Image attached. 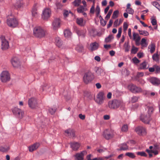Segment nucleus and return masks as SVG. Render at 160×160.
Wrapping results in <instances>:
<instances>
[{
  "label": "nucleus",
  "mask_w": 160,
  "mask_h": 160,
  "mask_svg": "<svg viewBox=\"0 0 160 160\" xmlns=\"http://www.w3.org/2000/svg\"><path fill=\"white\" fill-rule=\"evenodd\" d=\"M150 82L154 85H158L160 84V79L155 77L151 78Z\"/></svg>",
  "instance_id": "f3484780"
},
{
  "label": "nucleus",
  "mask_w": 160,
  "mask_h": 160,
  "mask_svg": "<svg viewBox=\"0 0 160 160\" xmlns=\"http://www.w3.org/2000/svg\"><path fill=\"white\" fill-rule=\"evenodd\" d=\"M138 51V49L135 47H133L131 50V52L132 53L135 54Z\"/></svg>",
  "instance_id": "3c124183"
},
{
  "label": "nucleus",
  "mask_w": 160,
  "mask_h": 160,
  "mask_svg": "<svg viewBox=\"0 0 160 160\" xmlns=\"http://www.w3.org/2000/svg\"><path fill=\"white\" fill-rule=\"evenodd\" d=\"M140 44H141L142 48H143L146 47L147 46L148 43L146 42V41H141Z\"/></svg>",
  "instance_id": "4c0bfd02"
},
{
  "label": "nucleus",
  "mask_w": 160,
  "mask_h": 160,
  "mask_svg": "<svg viewBox=\"0 0 160 160\" xmlns=\"http://www.w3.org/2000/svg\"><path fill=\"white\" fill-rule=\"evenodd\" d=\"M104 48L107 50H108L111 48V46L110 44H105L104 45Z\"/></svg>",
  "instance_id": "0e129e2a"
},
{
  "label": "nucleus",
  "mask_w": 160,
  "mask_h": 160,
  "mask_svg": "<svg viewBox=\"0 0 160 160\" xmlns=\"http://www.w3.org/2000/svg\"><path fill=\"white\" fill-rule=\"evenodd\" d=\"M138 31L140 35H143L144 36H147L149 35L148 32L146 31H141L139 30Z\"/></svg>",
  "instance_id": "c9c22d12"
},
{
  "label": "nucleus",
  "mask_w": 160,
  "mask_h": 160,
  "mask_svg": "<svg viewBox=\"0 0 160 160\" xmlns=\"http://www.w3.org/2000/svg\"><path fill=\"white\" fill-rule=\"evenodd\" d=\"M128 25L126 22H124L123 25V29L124 31H126L127 30L128 28Z\"/></svg>",
  "instance_id": "bf43d9fd"
},
{
  "label": "nucleus",
  "mask_w": 160,
  "mask_h": 160,
  "mask_svg": "<svg viewBox=\"0 0 160 160\" xmlns=\"http://www.w3.org/2000/svg\"><path fill=\"white\" fill-rule=\"evenodd\" d=\"M133 62L135 63H138L140 61L136 57L132 59Z\"/></svg>",
  "instance_id": "6e6d98bb"
},
{
  "label": "nucleus",
  "mask_w": 160,
  "mask_h": 160,
  "mask_svg": "<svg viewBox=\"0 0 160 160\" xmlns=\"http://www.w3.org/2000/svg\"><path fill=\"white\" fill-rule=\"evenodd\" d=\"M7 23L9 27L14 28L18 26V22L16 18L10 15L7 17Z\"/></svg>",
  "instance_id": "7ed1b4c3"
},
{
  "label": "nucleus",
  "mask_w": 160,
  "mask_h": 160,
  "mask_svg": "<svg viewBox=\"0 0 160 160\" xmlns=\"http://www.w3.org/2000/svg\"><path fill=\"white\" fill-rule=\"evenodd\" d=\"M96 72L98 75H101L103 74V70L100 68H98Z\"/></svg>",
  "instance_id": "72a5a7b5"
},
{
  "label": "nucleus",
  "mask_w": 160,
  "mask_h": 160,
  "mask_svg": "<svg viewBox=\"0 0 160 160\" xmlns=\"http://www.w3.org/2000/svg\"><path fill=\"white\" fill-rule=\"evenodd\" d=\"M135 131L139 135H145L146 134L147 132L146 128L143 127L139 126L136 128Z\"/></svg>",
  "instance_id": "9d476101"
},
{
  "label": "nucleus",
  "mask_w": 160,
  "mask_h": 160,
  "mask_svg": "<svg viewBox=\"0 0 160 160\" xmlns=\"http://www.w3.org/2000/svg\"><path fill=\"white\" fill-rule=\"evenodd\" d=\"M40 145V144L39 143L37 142L34 144L29 147V151L30 152H32L36 150L39 147Z\"/></svg>",
  "instance_id": "aec40b11"
},
{
  "label": "nucleus",
  "mask_w": 160,
  "mask_h": 160,
  "mask_svg": "<svg viewBox=\"0 0 160 160\" xmlns=\"http://www.w3.org/2000/svg\"><path fill=\"white\" fill-rule=\"evenodd\" d=\"M65 132L68 134V136L70 138H73L75 137V132L72 129H69L65 131Z\"/></svg>",
  "instance_id": "6ab92c4d"
},
{
  "label": "nucleus",
  "mask_w": 160,
  "mask_h": 160,
  "mask_svg": "<svg viewBox=\"0 0 160 160\" xmlns=\"http://www.w3.org/2000/svg\"><path fill=\"white\" fill-rule=\"evenodd\" d=\"M120 23H118V20L117 19L114 22V25L115 27H117V26H119L120 25Z\"/></svg>",
  "instance_id": "774afa93"
},
{
  "label": "nucleus",
  "mask_w": 160,
  "mask_h": 160,
  "mask_svg": "<svg viewBox=\"0 0 160 160\" xmlns=\"http://www.w3.org/2000/svg\"><path fill=\"white\" fill-rule=\"evenodd\" d=\"M126 155L128 156L130 158H133L135 157V156L134 154L132 152H127L126 153Z\"/></svg>",
  "instance_id": "c03bdc74"
},
{
  "label": "nucleus",
  "mask_w": 160,
  "mask_h": 160,
  "mask_svg": "<svg viewBox=\"0 0 160 160\" xmlns=\"http://www.w3.org/2000/svg\"><path fill=\"white\" fill-rule=\"evenodd\" d=\"M23 2L22 0H19L17 1L14 4L15 8L18 9L20 8L22 6Z\"/></svg>",
  "instance_id": "b1692460"
},
{
  "label": "nucleus",
  "mask_w": 160,
  "mask_h": 160,
  "mask_svg": "<svg viewBox=\"0 0 160 160\" xmlns=\"http://www.w3.org/2000/svg\"><path fill=\"white\" fill-rule=\"evenodd\" d=\"M61 24L60 20L58 18L55 19L52 23V26L53 29L57 30L60 27Z\"/></svg>",
  "instance_id": "f8f14e48"
},
{
  "label": "nucleus",
  "mask_w": 160,
  "mask_h": 160,
  "mask_svg": "<svg viewBox=\"0 0 160 160\" xmlns=\"http://www.w3.org/2000/svg\"><path fill=\"white\" fill-rule=\"evenodd\" d=\"M108 106V107L111 109H117L119 107L123 108L125 104L120 100L114 99L109 101Z\"/></svg>",
  "instance_id": "f03ea898"
},
{
  "label": "nucleus",
  "mask_w": 160,
  "mask_h": 160,
  "mask_svg": "<svg viewBox=\"0 0 160 160\" xmlns=\"http://www.w3.org/2000/svg\"><path fill=\"white\" fill-rule=\"evenodd\" d=\"M87 9L86 8L83 6L81 5L77 9V12L78 13H82L83 12L86 11Z\"/></svg>",
  "instance_id": "393cba45"
},
{
  "label": "nucleus",
  "mask_w": 160,
  "mask_h": 160,
  "mask_svg": "<svg viewBox=\"0 0 160 160\" xmlns=\"http://www.w3.org/2000/svg\"><path fill=\"white\" fill-rule=\"evenodd\" d=\"M12 112L14 114L20 119L22 118L24 116V112L17 108L15 107L13 108Z\"/></svg>",
  "instance_id": "6e6552de"
},
{
  "label": "nucleus",
  "mask_w": 160,
  "mask_h": 160,
  "mask_svg": "<svg viewBox=\"0 0 160 160\" xmlns=\"http://www.w3.org/2000/svg\"><path fill=\"white\" fill-rule=\"evenodd\" d=\"M49 88V86L45 84L42 87L40 88V91L42 92L43 91L45 90L46 91H48V89Z\"/></svg>",
  "instance_id": "f704fd0d"
},
{
  "label": "nucleus",
  "mask_w": 160,
  "mask_h": 160,
  "mask_svg": "<svg viewBox=\"0 0 160 160\" xmlns=\"http://www.w3.org/2000/svg\"><path fill=\"white\" fill-rule=\"evenodd\" d=\"M122 28L121 27L119 28L118 30V33L117 35V38H119L120 37L122 33Z\"/></svg>",
  "instance_id": "de8ad7c7"
},
{
  "label": "nucleus",
  "mask_w": 160,
  "mask_h": 160,
  "mask_svg": "<svg viewBox=\"0 0 160 160\" xmlns=\"http://www.w3.org/2000/svg\"><path fill=\"white\" fill-rule=\"evenodd\" d=\"M126 12L131 14H133L134 13V10H133L131 8H126Z\"/></svg>",
  "instance_id": "79ce46f5"
},
{
  "label": "nucleus",
  "mask_w": 160,
  "mask_h": 160,
  "mask_svg": "<svg viewBox=\"0 0 160 160\" xmlns=\"http://www.w3.org/2000/svg\"><path fill=\"white\" fill-rule=\"evenodd\" d=\"M56 110V109L55 108H54V109L50 108L49 109L48 111L51 114H53L55 112Z\"/></svg>",
  "instance_id": "603ef678"
},
{
  "label": "nucleus",
  "mask_w": 160,
  "mask_h": 160,
  "mask_svg": "<svg viewBox=\"0 0 160 160\" xmlns=\"http://www.w3.org/2000/svg\"><path fill=\"white\" fill-rule=\"evenodd\" d=\"M152 58L154 61L157 62L159 61V55L157 53L154 54L152 56Z\"/></svg>",
  "instance_id": "2f4dec72"
},
{
  "label": "nucleus",
  "mask_w": 160,
  "mask_h": 160,
  "mask_svg": "<svg viewBox=\"0 0 160 160\" xmlns=\"http://www.w3.org/2000/svg\"><path fill=\"white\" fill-rule=\"evenodd\" d=\"M147 66L146 62H144L140 64L139 68L140 69H145L148 68Z\"/></svg>",
  "instance_id": "cd10ccee"
},
{
  "label": "nucleus",
  "mask_w": 160,
  "mask_h": 160,
  "mask_svg": "<svg viewBox=\"0 0 160 160\" xmlns=\"http://www.w3.org/2000/svg\"><path fill=\"white\" fill-rule=\"evenodd\" d=\"M116 134V133L113 131L111 130L109 132L105 133L104 132V136L107 140L112 138Z\"/></svg>",
  "instance_id": "2eb2a0df"
},
{
  "label": "nucleus",
  "mask_w": 160,
  "mask_h": 160,
  "mask_svg": "<svg viewBox=\"0 0 160 160\" xmlns=\"http://www.w3.org/2000/svg\"><path fill=\"white\" fill-rule=\"evenodd\" d=\"M81 2V0H75L72 2V4L75 7L79 6Z\"/></svg>",
  "instance_id": "c756f323"
},
{
  "label": "nucleus",
  "mask_w": 160,
  "mask_h": 160,
  "mask_svg": "<svg viewBox=\"0 0 160 160\" xmlns=\"http://www.w3.org/2000/svg\"><path fill=\"white\" fill-rule=\"evenodd\" d=\"M87 154L86 151H83L80 153H77L75 155L76 160H84V156Z\"/></svg>",
  "instance_id": "4468645a"
},
{
  "label": "nucleus",
  "mask_w": 160,
  "mask_h": 160,
  "mask_svg": "<svg viewBox=\"0 0 160 160\" xmlns=\"http://www.w3.org/2000/svg\"><path fill=\"white\" fill-rule=\"evenodd\" d=\"M144 75V73L142 72H139L137 73V77L138 78L142 77Z\"/></svg>",
  "instance_id": "338daca9"
},
{
  "label": "nucleus",
  "mask_w": 160,
  "mask_h": 160,
  "mask_svg": "<svg viewBox=\"0 0 160 160\" xmlns=\"http://www.w3.org/2000/svg\"><path fill=\"white\" fill-rule=\"evenodd\" d=\"M118 11L116 10L114 11L113 12L112 15V18L113 19H115L117 18L118 17Z\"/></svg>",
  "instance_id": "e433bc0d"
},
{
  "label": "nucleus",
  "mask_w": 160,
  "mask_h": 160,
  "mask_svg": "<svg viewBox=\"0 0 160 160\" xmlns=\"http://www.w3.org/2000/svg\"><path fill=\"white\" fill-rule=\"evenodd\" d=\"M139 98L136 96H133L131 98V102L132 103H135L137 102Z\"/></svg>",
  "instance_id": "37998d69"
},
{
  "label": "nucleus",
  "mask_w": 160,
  "mask_h": 160,
  "mask_svg": "<svg viewBox=\"0 0 160 160\" xmlns=\"http://www.w3.org/2000/svg\"><path fill=\"white\" fill-rule=\"evenodd\" d=\"M70 12H70V11L69 12L67 10H65L64 11L63 15L64 16V17H67L69 13H70Z\"/></svg>",
  "instance_id": "69168bd1"
},
{
  "label": "nucleus",
  "mask_w": 160,
  "mask_h": 160,
  "mask_svg": "<svg viewBox=\"0 0 160 160\" xmlns=\"http://www.w3.org/2000/svg\"><path fill=\"white\" fill-rule=\"evenodd\" d=\"M98 44L96 42L92 43L90 44V50L92 51H94L97 49L98 48Z\"/></svg>",
  "instance_id": "4be33fe9"
},
{
  "label": "nucleus",
  "mask_w": 160,
  "mask_h": 160,
  "mask_svg": "<svg viewBox=\"0 0 160 160\" xmlns=\"http://www.w3.org/2000/svg\"><path fill=\"white\" fill-rule=\"evenodd\" d=\"M92 157V155L91 154H89L86 157V158L87 160H95L96 159L93 158V159H91V158Z\"/></svg>",
  "instance_id": "e2e57ef3"
},
{
  "label": "nucleus",
  "mask_w": 160,
  "mask_h": 160,
  "mask_svg": "<svg viewBox=\"0 0 160 160\" xmlns=\"http://www.w3.org/2000/svg\"><path fill=\"white\" fill-rule=\"evenodd\" d=\"M76 49L78 52H82L83 51V48L82 45H78L76 48Z\"/></svg>",
  "instance_id": "473e14b6"
},
{
  "label": "nucleus",
  "mask_w": 160,
  "mask_h": 160,
  "mask_svg": "<svg viewBox=\"0 0 160 160\" xmlns=\"http://www.w3.org/2000/svg\"><path fill=\"white\" fill-rule=\"evenodd\" d=\"M36 9L35 8H34L32 9V14L33 16H35L37 15V12H36Z\"/></svg>",
  "instance_id": "864d4df0"
},
{
  "label": "nucleus",
  "mask_w": 160,
  "mask_h": 160,
  "mask_svg": "<svg viewBox=\"0 0 160 160\" xmlns=\"http://www.w3.org/2000/svg\"><path fill=\"white\" fill-rule=\"evenodd\" d=\"M1 79L3 82L9 81L10 79V74L7 71H3L1 74Z\"/></svg>",
  "instance_id": "0eeeda50"
},
{
  "label": "nucleus",
  "mask_w": 160,
  "mask_h": 160,
  "mask_svg": "<svg viewBox=\"0 0 160 160\" xmlns=\"http://www.w3.org/2000/svg\"><path fill=\"white\" fill-rule=\"evenodd\" d=\"M153 110L154 109L152 107H148V113L147 114L151 116V115L152 113Z\"/></svg>",
  "instance_id": "58836bf2"
},
{
  "label": "nucleus",
  "mask_w": 160,
  "mask_h": 160,
  "mask_svg": "<svg viewBox=\"0 0 160 160\" xmlns=\"http://www.w3.org/2000/svg\"><path fill=\"white\" fill-rule=\"evenodd\" d=\"M152 5H153V6H155L156 8H157V7H158L159 5H160L159 4V3L158 2H155V1L152 2Z\"/></svg>",
  "instance_id": "5fc2aeb1"
},
{
  "label": "nucleus",
  "mask_w": 160,
  "mask_h": 160,
  "mask_svg": "<svg viewBox=\"0 0 160 160\" xmlns=\"http://www.w3.org/2000/svg\"><path fill=\"white\" fill-rule=\"evenodd\" d=\"M112 9H110L109 10V12H108V14L106 15L105 17V18L107 19H108L111 16V14H112Z\"/></svg>",
  "instance_id": "09e8293b"
},
{
  "label": "nucleus",
  "mask_w": 160,
  "mask_h": 160,
  "mask_svg": "<svg viewBox=\"0 0 160 160\" xmlns=\"http://www.w3.org/2000/svg\"><path fill=\"white\" fill-rule=\"evenodd\" d=\"M51 11L49 8H46L42 11V18L43 20H47L51 16Z\"/></svg>",
  "instance_id": "1a4fd4ad"
},
{
  "label": "nucleus",
  "mask_w": 160,
  "mask_h": 160,
  "mask_svg": "<svg viewBox=\"0 0 160 160\" xmlns=\"http://www.w3.org/2000/svg\"><path fill=\"white\" fill-rule=\"evenodd\" d=\"M94 78V76L91 72H88L85 73L83 77V80L85 83L88 84Z\"/></svg>",
  "instance_id": "20e7f679"
},
{
  "label": "nucleus",
  "mask_w": 160,
  "mask_h": 160,
  "mask_svg": "<svg viewBox=\"0 0 160 160\" xmlns=\"http://www.w3.org/2000/svg\"><path fill=\"white\" fill-rule=\"evenodd\" d=\"M55 44L59 47H60L62 44V41H56Z\"/></svg>",
  "instance_id": "a18cd8bd"
},
{
  "label": "nucleus",
  "mask_w": 160,
  "mask_h": 160,
  "mask_svg": "<svg viewBox=\"0 0 160 160\" xmlns=\"http://www.w3.org/2000/svg\"><path fill=\"white\" fill-rule=\"evenodd\" d=\"M104 99V93L102 92H99L96 96V98H94L95 102L99 105L103 103Z\"/></svg>",
  "instance_id": "423d86ee"
},
{
  "label": "nucleus",
  "mask_w": 160,
  "mask_h": 160,
  "mask_svg": "<svg viewBox=\"0 0 160 160\" xmlns=\"http://www.w3.org/2000/svg\"><path fill=\"white\" fill-rule=\"evenodd\" d=\"M47 32L40 26H36L33 29V35L36 37L40 39L44 37Z\"/></svg>",
  "instance_id": "f257e3e1"
},
{
  "label": "nucleus",
  "mask_w": 160,
  "mask_h": 160,
  "mask_svg": "<svg viewBox=\"0 0 160 160\" xmlns=\"http://www.w3.org/2000/svg\"><path fill=\"white\" fill-rule=\"evenodd\" d=\"M11 63L12 66L14 67H18L20 66L19 60L16 57H14L12 59Z\"/></svg>",
  "instance_id": "a211bd4d"
},
{
  "label": "nucleus",
  "mask_w": 160,
  "mask_h": 160,
  "mask_svg": "<svg viewBox=\"0 0 160 160\" xmlns=\"http://www.w3.org/2000/svg\"><path fill=\"white\" fill-rule=\"evenodd\" d=\"M120 149H118V150L120 151H126L128 149V146L126 143H122L119 145Z\"/></svg>",
  "instance_id": "5701e85b"
},
{
  "label": "nucleus",
  "mask_w": 160,
  "mask_h": 160,
  "mask_svg": "<svg viewBox=\"0 0 160 160\" xmlns=\"http://www.w3.org/2000/svg\"><path fill=\"white\" fill-rule=\"evenodd\" d=\"M65 37L67 38L70 37L72 34L71 32L69 30H66L64 32Z\"/></svg>",
  "instance_id": "c85d7f7f"
},
{
  "label": "nucleus",
  "mask_w": 160,
  "mask_h": 160,
  "mask_svg": "<svg viewBox=\"0 0 160 160\" xmlns=\"http://www.w3.org/2000/svg\"><path fill=\"white\" fill-rule=\"evenodd\" d=\"M29 107L32 108H34L37 106V102L36 99L34 98H31L28 101Z\"/></svg>",
  "instance_id": "ddd939ff"
},
{
  "label": "nucleus",
  "mask_w": 160,
  "mask_h": 160,
  "mask_svg": "<svg viewBox=\"0 0 160 160\" xmlns=\"http://www.w3.org/2000/svg\"><path fill=\"white\" fill-rule=\"evenodd\" d=\"M9 148H5L2 147H0V151H1L2 152H4L8 151Z\"/></svg>",
  "instance_id": "4d7b16f0"
},
{
  "label": "nucleus",
  "mask_w": 160,
  "mask_h": 160,
  "mask_svg": "<svg viewBox=\"0 0 160 160\" xmlns=\"http://www.w3.org/2000/svg\"><path fill=\"white\" fill-rule=\"evenodd\" d=\"M76 22L78 25L81 26H83L84 25L83 20L82 18H78L76 20Z\"/></svg>",
  "instance_id": "a878e982"
},
{
  "label": "nucleus",
  "mask_w": 160,
  "mask_h": 160,
  "mask_svg": "<svg viewBox=\"0 0 160 160\" xmlns=\"http://www.w3.org/2000/svg\"><path fill=\"white\" fill-rule=\"evenodd\" d=\"M133 36L134 40H141V38L139 35L138 33L133 32Z\"/></svg>",
  "instance_id": "7c9ffc66"
},
{
  "label": "nucleus",
  "mask_w": 160,
  "mask_h": 160,
  "mask_svg": "<svg viewBox=\"0 0 160 160\" xmlns=\"http://www.w3.org/2000/svg\"><path fill=\"white\" fill-rule=\"evenodd\" d=\"M114 37L112 35H110L107 38H106L105 40H111L113 39Z\"/></svg>",
  "instance_id": "052dcab7"
},
{
  "label": "nucleus",
  "mask_w": 160,
  "mask_h": 160,
  "mask_svg": "<svg viewBox=\"0 0 160 160\" xmlns=\"http://www.w3.org/2000/svg\"><path fill=\"white\" fill-rule=\"evenodd\" d=\"M148 48H150V52L152 53H153L155 50V45L154 43H152L150 45Z\"/></svg>",
  "instance_id": "bb28decb"
},
{
  "label": "nucleus",
  "mask_w": 160,
  "mask_h": 160,
  "mask_svg": "<svg viewBox=\"0 0 160 160\" xmlns=\"http://www.w3.org/2000/svg\"><path fill=\"white\" fill-rule=\"evenodd\" d=\"M9 47V42L8 41H2L1 48L3 50H6Z\"/></svg>",
  "instance_id": "dca6fc26"
},
{
  "label": "nucleus",
  "mask_w": 160,
  "mask_h": 160,
  "mask_svg": "<svg viewBox=\"0 0 160 160\" xmlns=\"http://www.w3.org/2000/svg\"><path fill=\"white\" fill-rule=\"evenodd\" d=\"M71 147L74 151L77 150L80 147V144L77 142H72L70 143Z\"/></svg>",
  "instance_id": "412c9836"
},
{
  "label": "nucleus",
  "mask_w": 160,
  "mask_h": 160,
  "mask_svg": "<svg viewBox=\"0 0 160 160\" xmlns=\"http://www.w3.org/2000/svg\"><path fill=\"white\" fill-rule=\"evenodd\" d=\"M95 11V7L93 6H92L90 10V12L92 14H93Z\"/></svg>",
  "instance_id": "680f3d73"
},
{
  "label": "nucleus",
  "mask_w": 160,
  "mask_h": 160,
  "mask_svg": "<svg viewBox=\"0 0 160 160\" xmlns=\"http://www.w3.org/2000/svg\"><path fill=\"white\" fill-rule=\"evenodd\" d=\"M151 22L152 25H157V21L155 19H152Z\"/></svg>",
  "instance_id": "13d9d810"
},
{
  "label": "nucleus",
  "mask_w": 160,
  "mask_h": 160,
  "mask_svg": "<svg viewBox=\"0 0 160 160\" xmlns=\"http://www.w3.org/2000/svg\"><path fill=\"white\" fill-rule=\"evenodd\" d=\"M151 119L150 116L148 114H143L141 115L140 120L145 124H149Z\"/></svg>",
  "instance_id": "9b49d317"
},
{
  "label": "nucleus",
  "mask_w": 160,
  "mask_h": 160,
  "mask_svg": "<svg viewBox=\"0 0 160 160\" xmlns=\"http://www.w3.org/2000/svg\"><path fill=\"white\" fill-rule=\"evenodd\" d=\"M137 154L138 155H140L141 156L147 157V154L143 152H137Z\"/></svg>",
  "instance_id": "8fccbe9b"
},
{
  "label": "nucleus",
  "mask_w": 160,
  "mask_h": 160,
  "mask_svg": "<svg viewBox=\"0 0 160 160\" xmlns=\"http://www.w3.org/2000/svg\"><path fill=\"white\" fill-rule=\"evenodd\" d=\"M124 47L125 48V52H128L129 51L130 46L128 45V43H125Z\"/></svg>",
  "instance_id": "a19ab883"
},
{
  "label": "nucleus",
  "mask_w": 160,
  "mask_h": 160,
  "mask_svg": "<svg viewBox=\"0 0 160 160\" xmlns=\"http://www.w3.org/2000/svg\"><path fill=\"white\" fill-rule=\"evenodd\" d=\"M128 89L133 93H138L142 92L141 88L133 84H130L128 86Z\"/></svg>",
  "instance_id": "39448f33"
},
{
  "label": "nucleus",
  "mask_w": 160,
  "mask_h": 160,
  "mask_svg": "<svg viewBox=\"0 0 160 160\" xmlns=\"http://www.w3.org/2000/svg\"><path fill=\"white\" fill-rule=\"evenodd\" d=\"M154 67L156 73H159L160 72V67L157 65H155Z\"/></svg>",
  "instance_id": "49530a36"
},
{
  "label": "nucleus",
  "mask_w": 160,
  "mask_h": 160,
  "mask_svg": "<svg viewBox=\"0 0 160 160\" xmlns=\"http://www.w3.org/2000/svg\"><path fill=\"white\" fill-rule=\"evenodd\" d=\"M128 126L127 124L123 125L121 128V130L123 132H127L128 130Z\"/></svg>",
  "instance_id": "ea45409f"
}]
</instances>
